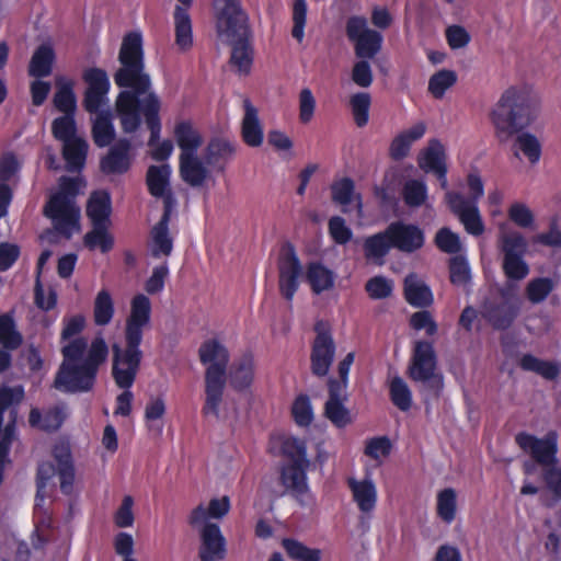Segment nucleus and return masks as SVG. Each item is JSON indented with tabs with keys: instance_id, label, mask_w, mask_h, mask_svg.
I'll return each mask as SVG.
<instances>
[{
	"instance_id": "obj_1",
	"label": "nucleus",
	"mask_w": 561,
	"mask_h": 561,
	"mask_svg": "<svg viewBox=\"0 0 561 561\" xmlns=\"http://www.w3.org/2000/svg\"><path fill=\"white\" fill-rule=\"evenodd\" d=\"M119 67L114 72L115 84L123 89L115 101V112L125 133H134L141 125V115L150 130L148 145L156 146L161 130L159 112L161 102L151 90V79L146 71L142 38L139 33L124 36L118 51Z\"/></svg>"
},
{
	"instance_id": "obj_2",
	"label": "nucleus",
	"mask_w": 561,
	"mask_h": 561,
	"mask_svg": "<svg viewBox=\"0 0 561 561\" xmlns=\"http://www.w3.org/2000/svg\"><path fill=\"white\" fill-rule=\"evenodd\" d=\"M151 305L148 297L137 295L131 301L130 314L126 319L124 345H112V377L121 389H129L140 369L144 357L140 344L144 329L149 325Z\"/></svg>"
},
{
	"instance_id": "obj_3",
	"label": "nucleus",
	"mask_w": 561,
	"mask_h": 561,
	"mask_svg": "<svg viewBox=\"0 0 561 561\" xmlns=\"http://www.w3.org/2000/svg\"><path fill=\"white\" fill-rule=\"evenodd\" d=\"M538 101L526 90L511 87L501 95L491 112V119L500 141H507L513 135L526 128L535 119Z\"/></svg>"
},
{
	"instance_id": "obj_4",
	"label": "nucleus",
	"mask_w": 561,
	"mask_h": 561,
	"mask_svg": "<svg viewBox=\"0 0 561 561\" xmlns=\"http://www.w3.org/2000/svg\"><path fill=\"white\" fill-rule=\"evenodd\" d=\"M205 370V403L203 414L219 419V405L222 402L227 380V368L230 359L228 350L218 340L211 339L202 343L198 350Z\"/></svg>"
},
{
	"instance_id": "obj_5",
	"label": "nucleus",
	"mask_w": 561,
	"mask_h": 561,
	"mask_svg": "<svg viewBox=\"0 0 561 561\" xmlns=\"http://www.w3.org/2000/svg\"><path fill=\"white\" fill-rule=\"evenodd\" d=\"M79 186L78 179L61 176L58 192L44 206V215L51 219L55 230L66 239L80 229V207L76 203Z\"/></svg>"
},
{
	"instance_id": "obj_6",
	"label": "nucleus",
	"mask_w": 561,
	"mask_h": 561,
	"mask_svg": "<svg viewBox=\"0 0 561 561\" xmlns=\"http://www.w3.org/2000/svg\"><path fill=\"white\" fill-rule=\"evenodd\" d=\"M215 9L217 35L224 43L251 38L249 18L240 0H215Z\"/></svg>"
},
{
	"instance_id": "obj_7",
	"label": "nucleus",
	"mask_w": 561,
	"mask_h": 561,
	"mask_svg": "<svg viewBox=\"0 0 561 561\" xmlns=\"http://www.w3.org/2000/svg\"><path fill=\"white\" fill-rule=\"evenodd\" d=\"M436 370L437 358L433 344L427 341H416L408 368L409 377L414 381L422 382L424 387L438 396L443 388V377Z\"/></svg>"
},
{
	"instance_id": "obj_8",
	"label": "nucleus",
	"mask_w": 561,
	"mask_h": 561,
	"mask_svg": "<svg viewBox=\"0 0 561 561\" xmlns=\"http://www.w3.org/2000/svg\"><path fill=\"white\" fill-rule=\"evenodd\" d=\"M345 33L354 45L355 56L359 59H373L381 50L383 36L380 32L369 28L364 16L354 15L347 19Z\"/></svg>"
},
{
	"instance_id": "obj_9",
	"label": "nucleus",
	"mask_w": 561,
	"mask_h": 561,
	"mask_svg": "<svg viewBox=\"0 0 561 561\" xmlns=\"http://www.w3.org/2000/svg\"><path fill=\"white\" fill-rule=\"evenodd\" d=\"M520 312V300L502 293L499 298H488L480 308L481 317L497 331L512 327Z\"/></svg>"
},
{
	"instance_id": "obj_10",
	"label": "nucleus",
	"mask_w": 561,
	"mask_h": 561,
	"mask_svg": "<svg viewBox=\"0 0 561 561\" xmlns=\"http://www.w3.org/2000/svg\"><path fill=\"white\" fill-rule=\"evenodd\" d=\"M515 442L542 469L559 462L557 457L558 434L554 431L548 432L542 438L525 432L518 433Z\"/></svg>"
},
{
	"instance_id": "obj_11",
	"label": "nucleus",
	"mask_w": 561,
	"mask_h": 561,
	"mask_svg": "<svg viewBox=\"0 0 561 561\" xmlns=\"http://www.w3.org/2000/svg\"><path fill=\"white\" fill-rule=\"evenodd\" d=\"M96 376L81 363L62 360L54 379V388L66 393L91 391Z\"/></svg>"
},
{
	"instance_id": "obj_12",
	"label": "nucleus",
	"mask_w": 561,
	"mask_h": 561,
	"mask_svg": "<svg viewBox=\"0 0 561 561\" xmlns=\"http://www.w3.org/2000/svg\"><path fill=\"white\" fill-rule=\"evenodd\" d=\"M317 333L310 354V369L311 373L319 377H325L335 356V343L328 329L322 322L314 325Z\"/></svg>"
},
{
	"instance_id": "obj_13",
	"label": "nucleus",
	"mask_w": 561,
	"mask_h": 561,
	"mask_svg": "<svg viewBox=\"0 0 561 561\" xmlns=\"http://www.w3.org/2000/svg\"><path fill=\"white\" fill-rule=\"evenodd\" d=\"M82 79L87 84L82 105L87 112L98 113L108 102L111 83L107 72L96 67L88 68L83 71Z\"/></svg>"
},
{
	"instance_id": "obj_14",
	"label": "nucleus",
	"mask_w": 561,
	"mask_h": 561,
	"mask_svg": "<svg viewBox=\"0 0 561 561\" xmlns=\"http://www.w3.org/2000/svg\"><path fill=\"white\" fill-rule=\"evenodd\" d=\"M302 273L301 263L295 248L287 242L283 245L278 259V286L282 296L290 301L298 289V277Z\"/></svg>"
},
{
	"instance_id": "obj_15",
	"label": "nucleus",
	"mask_w": 561,
	"mask_h": 561,
	"mask_svg": "<svg viewBox=\"0 0 561 561\" xmlns=\"http://www.w3.org/2000/svg\"><path fill=\"white\" fill-rule=\"evenodd\" d=\"M446 202L468 233L472 236H480L483 233L484 225L477 205L470 203L461 194L456 192H447Z\"/></svg>"
},
{
	"instance_id": "obj_16",
	"label": "nucleus",
	"mask_w": 561,
	"mask_h": 561,
	"mask_svg": "<svg viewBox=\"0 0 561 561\" xmlns=\"http://www.w3.org/2000/svg\"><path fill=\"white\" fill-rule=\"evenodd\" d=\"M171 168L169 164L150 165L146 174V184L149 193L157 198H162L163 209L173 211L176 206V199L170 187Z\"/></svg>"
},
{
	"instance_id": "obj_17",
	"label": "nucleus",
	"mask_w": 561,
	"mask_h": 561,
	"mask_svg": "<svg viewBox=\"0 0 561 561\" xmlns=\"http://www.w3.org/2000/svg\"><path fill=\"white\" fill-rule=\"evenodd\" d=\"M387 233L391 247L404 253H412L421 249L424 244V233L415 225L396 221L387 228Z\"/></svg>"
},
{
	"instance_id": "obj_18",
	"label": "nucleus",
	"mask_w": 561,
	"mask_h": 561,
	"mask_svg": "<svg viewBox=\"0 0 561 561\" xmlns=\"http://www.w3.org/2000/svg\"><path fill=\"white\" fill-rule=\"evenodd\" d=\"M133 162L131 142L118 139L100 161V170L107 175L126 173Z\"/></svg>"
},
{
	"instance_id": "obj_19",
	"label": "nucleus",
	"mask_w": 561,
	"mask_h": 561,
	"mask_svg": "<svg viewBox=\"0 0 561 561\" xmlns=\"http://www.w3.org/2000/svg\"><path fill=\"white\" fill-rule=\"evenodd\" d=\"M329 398L324 403V416L336 427H345L352 423L350 410L345 407L348 399L344 385H328Z\"/></svg>"
},
{
	"instance_id": "obj_20",
	"label": "nucleus",
	"mask_w": 561,
	"mask_h": 561,
	"mask_svg": "<svg viewBox=\"0 0 561 561\" xmlns=\"http://www.w3.org/2000/svg\"><path fill=\"white\" fill-rule=\"evenodd\" d=\"M201 561H220L226 556V539L217 524L205 523L201 529Z\"/></svg>"
},
{
	"instance_id": "obj_21",
	"label": "nucleus",
	"mask_w": 561,
	"mask_h": 561,
	"mask_svg": "<svg viewBox=\"0 0 561 561\" xmlns=\"http://www.w3.org/2000/svg\"><path fill=\"white\" fill-rule=\"evenodd\" d=\"M234 153L236 145L233 142L226 138L215 137L205 148L204 160L206 165L222 172Z\"/></svg>"
},
{
	"instance_id": "obj_22",
	"label": "nucleus",
	"mask_w": 561,
	"mask_h": 561,
	"mask_svg": "<svg viewBox=\"0 0 561 561\" xmlns=\"http://www.w3.org/2000/svg\"><path fill=\"white\" fill-rule=\"evenodd\" d=\"M173 211H170V205L168 209H163V214L160 220L152 227L150 231L152 247L151 254L154 257L161 255H170L173 249V240L169 233V222Z\"/></svg>"
},
{
	"instance_id": "obj_23",
	"label": "nucleus",
	"mask_w": 561,
	"mask_h": 561,
	"mask_svg": "<svg viewBox=\"0 0 561 561\" xmlns=\"http://www.w3.org/2000/svg\"><path fill=\"white\" fill-rule=\"evenodd\" d=\"M180 175L181 179L192 187H201L207 178L209 171L206 163L196 154H180Z\"/></svg>"
},
{
	"instance_id": "obj_24",
	"label": "nucleus",
	"mask_w": 561,
	"mask_h": 561,
	"mask_svg": "<svg viewBox=\"0 0 561 561\" xmlns=\"http://www.w3.org/2000/svg\"><path fill=\"white\" fill-rule=\"evenodd\" d=\"M228 379L234 390L242 391L248 389L254 379L253 355L247 353L234 360L229 367Z\"/></svg>"
},
{
	"instance_id": "obj_25",
	"label": "nucleus",
	"mask_w": 561,
	"mask_h": 561,
	"mask_svg": "<svg viewBox=\"0 0 561 561\" xmlns=\"http://www.w3.org/2000/svg\"><path fill=\"white\" fill-rule=\"evenodd\" d=\"M244 116L241 124L243 141L250 147H259L263 142V128L259 119L257 108L249 99L243 100Z\"/></svg>"
},
{
	"instance_id": "obj_26",
	"label": "nucleus",
	"mask_w": 561,
	"mask_h": 561,
	"mask_svg": "<svg viewBox=\"0 0 561 561\" xmlns=\"http://www.w3.org/2000/svg\"><path fill=\"white\" fill-rule=\"evenodd\" d=\"M53 456L58 466L60 490L62 493L69 494L72 491L75 481V467L69 445L66 443L56 444L53 449Z\"/></svg>"
},
{
	"instance_id": "obj_27",
	"label": "nucleus",
	"mask_w": 561,
	"mask_h": 561,
	"mask_svg": "<svg viewBox=\"0 0 561 561\" xmlns=\"http://www.w3.org/2000/svg\"><path fill=\"white\" fill-rule=\"evenodd\" d=\"M309 466L302 463H288L282 468L280 482L285 486L286 492L294 497H299L308 492L306 471Z\"/></svg>"
},
{
	"instance_id": "obj_28",
	"label": "nucleus",
	"mask_w": 561,
	"mask_h": 561,
	"mask_svg": "<svg viewBox=\"0 0 561 561\" xmlns=\"http://www.w3.org/2000/svg\"><path fill=\"white\" fill-rule=\"evenodd\" d=\"M426 131V124L419 122L411 128L397 135L390 144L389 154L396 160H402L410 151L411 145L421 139Z\"/></svg>"
},
{
	"instance_id": "obj_29",
	"label": "nucleus",
	"mask_w": 561,
	"mask_h": 561,
	"mask_svg": "<svg viewBox=\"0 0 561 561\" xmlns=\"http://www.w3.org/2000/svg\"><path fill=\"white\" fill-rule=\"evenodd\" d=\"M347 483L359 511L364 514H370L377 502V491L374 482L370 479L358 481L350 478Z\"/></svg>"
},
{
	"instance_id": "obj_30",
	"label": "nucleus",
	"mask_w": 561,
	"mask_h": 561,
	"mask_svg": "<svg viewBox=\"0 0 561 561\" xmlns=\"http://www.w3.org/2000/svg\"><path fill=\"white\" fill-rule=\"evenodd\" d=\"M330 188L332 202L342 206L344 213L351 203H355L358 213H362V195L355 192V182L351 178L335 180Z\"/></svg>"
},
{
	"instance_id": "obj_31",
	"label": "nucleus",
	"mask_w": 561,
	"mask_h": 561,
	"mask_svg": "<svg viewBox=\"0 0 561 561\" xmlns=\"http://www.w3.org/2000/svg\"><path fill=\"white\" fill-rule=\"evenodd\" d=\"M404 297L410 305L417 308H425L433 304L430 287L414 273L404 278Z\"/></svg>"
},
{
	"instance_id": "obj_32",
	"label": "nucleus",
	"mask_w": 561,
	"mask_h": 561,
	"mask_svg": "<svg viewBox=\"0 0 561 561\" xmlns=\"http://www.w3.org/2000/svg\"><path fill=\"white\" fill-rule=\"evenodd\" d=\"M112 203L106 191L93 192L87 204V216L92 225H111Z\"/></svg>"
},
{
	"instance_id": "obj_33",
	"label": "nucleus",
	"mask_w": 561,
	"mask_h": 561,
	"mask_svg": "<svg viewBox=\"0 0 561 561\" xmlns=\"http://www.w3.org/2000/svg\"><path fill=\"white\" fill-rule=\"evenodd\" d=\"M56 92L53 98L54 106L65 114L75 115L77 110V98L73 92V81L65 77L56 78Z\"/></svg>"
},
{
	"instance_id": "obj_34",
	"label": "nucleus",
	"mask_w": 561,
	"mask_h": 561,
	"mask_svg": "<svg viewBox=\"0 0 561 561\" xmlns=\"http://www.w3.org/2000/svg\"><path fill=\"white\" fill-rule=\"evenodd\" d=\"M419 165L425 172L437 173L440 169H447L444 146L432 139L419 158Z\"/></svg>"
},
{
	"instance_id": "obj_35",
	"label": "nucleus",
	"mask_w": 561,
	"mask_h": 561,
	"mask_svg": "<svg viewBox=\"0 0 561 561\" xmlns=\"http://www.w3.org/2000/svg\"><path fill=\"white\" fill-rule=\"evenodd\" d=\"M92 125V137L94 144L104 148L115 139V129L112 123L113 115L110 111H99Z\"/></svg>"
},
{
	"instance_id": "obj_36",
	"label": "nucleus",
	"mask_w": 561,
	"mask_h": 561,
	"mask_svg": "<svg viewBox=\"0 0 561 561\" xmlns=\"http://www.w3.org/2000/svg\"><path fill=\"white\" fill-rule=\"evenodd\" d=\"M55 53L50 45L42 44L34 51L30 65L28 75L35 78L47 77L51 73Z\"/></svg>"
},
{
	"instance_id": "obj_37",
	"label": "nucleus",
	"mask_w": 561,
	"mask_h": 561,
	"mask_svg": "<svg viewBox=\"0 0 561 561\" xmlns=\"http://www.w3.org/2000/svg\"><path fill=\"white\" fill-rule=\"evenodd\" d=\"M232 47L230 64L240 75H249L253 62V49L250 38L236 42H226Z\"/></svg>"
},
{
	"instance_id": "obj_38",
	"label": "nucleus",
	"mask_w": 561,
	"mask_h": 561,
	"mask_svg": "<svg viewBox=\"0 0 561 561\" xmlns=\"http://www.w3.org/2000/svg\"><path fill=\"white\" fill-rule=\"evenodd\" d=\"M306 278L314 294L319 295L334 286V273L319 262L307 266Z\"/></svg>"
},
{
	"instance_id": "obj_39",
	"label": "nucleus",
	"mask_w": 561,
	"mask_h": 561,
	"mask_svg": "<svg viewBox=\"0 0 561 561\" xmlns=\"http://www.w3.org/2000/svg\"><path fill=\"white\" fill-rule=\"evenodd\" d=\"M175 43L182 50L193 45L192 21L185 8L176 5L174 10Z\"/></svg>"
},
{
	"instance_id": "obj_40",
	"label": "nucleus",
	"mask_w": 561,
	"mask_h": 561,
	"mask_svg": "<svg viewBox=\"0 0 561 561\" xmlns=\"http://www.w3.org/2000/svg\"><path fill=\"white\" fill-rule=\"evenodd\" d=\"M499 243L504 257L524 256L528 248L527 240L520 232L506 231L504 227L501 228Z\"/></svg>"
},
{
	"instance_id": "obj_41",
	"label": "nucleus",
	"mask_w": 561,
	"mask_h": 561,
	"mask_svg": "<svg viewBox=\"0 0 561 561\" xmlns=\"http://www.w3.org/2000/svg\"><path fill=\"white\" fill-rule=\"evenodd\" d=\"M88 144L82 138H75L64 144L62 156L67 162V170L70 172L79 171L85 162Z\"/></svg>"
},
{
	"instance_id": "obj_42",
	"label": "nucleus",
	"mask_w": 561,
	"mask_h": 561,
	"mask_svg": "<svg viewBox=\"0 0 561 561\" xmlns=\"http://www.w3.org/2000/svg\"><path fill=\"white\" fill-rule=\"evenodd\" d=\"M519 366L523 370L536 373L547 380H554L560 374L558 364L542 360L531 354L523 355Z\"/></svg>"
},
{
	"instance_id": "obj_43",
	"label": "nucleus",
	"mask_w": 561,
	"mask_h": 561,
	"mask_svg": "<svg viewBox=\"0 0 561 561\" xmlns=\"http://www.w3.org/2000/svg\"><path fill=\"white\" fill-rule=\"evenodd\" d=\"M174 134L176 142L182 149L181 153L196 154L197 149L202 145V137L190 123H179Z\"/></svg>"
},
{
	"instance_id": "obj_44",
	"label": "nucleus",
	"mask_w": 561,
	"mask_h": 561,
	"mask_svg": "<svg viewBox=\"0 0 561 561\" xmlns=\"http://www.w3.org/2000/svg\"><path fill=\"white\" fill-rule=\"evenodd\" d=\"M364 251L367 260L380 261L388 254L392 248L387 229L370 236L364 241Z\"/></svg>"
},
{
	"instance_id": "obj_45",
	"label": "nucleus",
	"mask_w": 561,
	"mask_h": 561,
	"mask_svg": "<svg viewBox=\"0 0 561 561\" xmlns=\"http://www.w3.org/2000/svg\"><path fill=\"white\" fill-rule=\"evenodd\" d=\"M107 356L108 346L100 334L91 342L88 355L81 364L96 376L99 367L106 362Z\"/></svg>"
},
{
	"instance_id": "obj_46",
	"label": "nucleus",
	"mask_w": 561,
	"mask_h": 561,
	"mask_svg": "<svg viewBox=\"0 0 561 561\" xmlns=\"http://www.w3.org/2000/svg\"><path fill=\"white\" fill-rule=\"evenodd\" d=\"M93 229L89 231L84 238V244L90 250L100 248L103 253L112 250L114 245V238L108 233L111 225H92Z\"/></svg>"
},
{
	"instance_id": "obj_47",
	"label": "nucleus",
	"mask_w": 561,
	"mask_h": 561,
	"mask_svg": "<svg viewBox=\"0 0 561 561\" xmlns=\"http://www.w3.org/2000/svg\"><path fill=\"white\" fill-rule=\"evenodd\" d=\"M23 337L15 328V322L9 313L0 316V343L7 350H16Z\"/></svg>"
},
{
	"instance_id": "obj_48",
	"label": "nucleus",
	"mask_w": 561,
	"mask_h": 561,
	"mask_svg": "<svg viewBox=\"0 0 561 561\" xmlns=\"http://www.w3.org/2000/svg\"><path fill=\"white\" fill-rule=\"evenodd\" d=\"M114 314V304L110 293L105 289L99 291L94 300L93 316L98 325H106Z\"/></svg>"
},
{
	"instance_id": "obj_49",
	"label": "nucleus",
	"mask_w": 561,
	"mask_h": 561,
	"mask_svg": "<svg viewBox=\"0 0 561 561\" xmlns=\"http://www.w3.org/2000/svg\"><path fill=\"white\" fill-rule=\"evenodd\" d=\"M282 546L287 554L296 561H320L321 550L308 548L298 540L285 538Z\"/></svg>"
},
{
	"instance_id": "obj_50",
	"label": "nucleus",
	"mask_w": 561,
	"mask_h": 561,
	"mask_svg": "<svg viewBox=\"0 0 561 561\" xmlns=\"http://www.w3.org/2000/svg\"><path fill=\"white\" fill-rule=\"evenodd\" d=\"M457 82V73L454 70L442 69L434 73L428 81V91L435 99H442L449 88Z\"/></svg>"
},
{
	"instance_id": "obj_51",
	"label": "nucleus",
	"mask_w": 561,
	"mask_h": 561,
	"mask_svg": "<svg viewBox=\"0 0 561 561\" xmlns=\"http://www.w3.org/2000/svg\"><path fill=\"white\" fill-rule=\"evenodd\" d=\"M390 398L392 403L401 411H408L412 405V394L407 382L399 376L390 382Z\"/></svg>"
},
{
	"instance_id": "obj_52",
	"label": "nucleus",
	"mask_w": 561,
	"mask_h": 561,
	"mask_svg": "<svg viewBox=\"0 0 561 561\" xmlns=\"http://www.w3.org/2000/svg\"><path fill=\"white\" fill-rule=\"evenodd\" d=\"M371 99L369 93L358 92L351 96L350 106L357 127L368 123Z\"/></svg>"
},
{
	"instance_id": "obj_53",
	"label": "nucleus",
	"mask_w": 561,
	"mask_h": 561,
	"mask_svg": "<svg viewBox=\"0 0 561 561\" xmlns=\"http://www.w3.org/2000/svg\"><path fill=\"white\" fill-rule=\"evenodd\" d=\"M51 131L54 137L57 140L62 141L64 144L73 140L76 137V122L75 115L65 114L59 116L53 121Z\"/></svg>"
},
{
	"instance_id": "obj_54",
	"label": "nucleus",
	"mask_w": 561,
	"mask_h": 561,
	"mask_svg": "<svg viewBox=\"0 0 561 561\" xmlns=\"http://www.w3.org/2000/svg\"><path fill=\"white\" fill-rule=\"evenodd\" d=\"M449 279L453 285L466 286L471 279L470 267L465 256L455 255L449 260Z\"/></svg>"
},
{
	"instance_id": "obj_55",
	"label": "nucleus",
	"mask_w": 561,
	"mask_h": 561,
	"mask_svg": "<svg viewBox=\"0 0 561 561\" xmlns=\"http://www.w3.org/2000/svg\"><path fill=\"white\" fill-rule=\"evenodd\" d=\"M437 515L447 524L456 516V492L451 488L444 489L437 495Z\"/></svg>"
},
{
	"instance_id": "obj_56",
	"label": "nucleus",
	"mask_w": 561,
	"mask_h": 561,
	"mask_svg": "<svg viewBox=\"0 0 561 561\" xmlns=\"http://www.w3.org/2000/svg\"><path fill=\"white\" fill-rule=\"evenodd\" d=\"M556 284L548 277L531 279L526 287V296L533 304L542 302L554 289Z\"/></svg>"
},
{
	"instance_id": "obj_57",
	"label": "nucleus",
	"mask_w": 561,
	"mask_h": 561,
	"mask_svg": "<svg viewBox=\"0 0 561 561\" xmlns=\"http://www.w3.org/2000/svg\"><path fill=\"white\" fill-rule=\"evenodd\" d=\"M283 453L290 459L289 463H302L309 466L310 461L307 459L306 443L296 437H288L284 440L282 446Z\"/></svg>"
},
{
	"instance_id": "obj_58",
	"label": "nucleus",
	"mask_w": 561,
	"mask_h": 561,
	"mask_svg": "<svg viewBox=\"0 0 561 561\" xmlns=\"http://www.w3.org/2000/svg\"><path fill=\"white\" fill-rule=\"evenodd\" d=\"M435 244L440 251L448 254H456L461 250L459 236L447 227H443L436 232Z\"/></svg>"
},
{
	"instance_id": "obj_59",
	"label": "nucleus",
	"mask_w": 561,
	"mask_h": 561,
	"mask_svg": "<svg viewBox=\"0 0 561 561\" xmlns=\"http://www.w3.org/2000/svg\"><path fill=\"white\" fill-rule=\"evenodd\" d=\"M517 148L528 158L530 163H536L540 159L541 146L536 136L524 133L516 138Z\"/></svg>"
},
{
	"instance_id": "obj_60",
	"label": "nucleus",
	"mask_w": 561,
	"mask_h": 561,
	"mask_svg": "<svg viewBox=\"0 0 561 561\" xmlns=\"http://www.w3.org/2000/svg\"><path fill=\"white\" fill-rule=\"evenodd\" d=\"M426 195V186L423 182L411 180L403 187V199L410 207H420L425 202Z\"/></svg>"
},
{
	"instance_id": "obj_61",
	"label": "nucleus",
	"mask_w": 561,
	"mask_h": 561,
	"mask_svg": "<svg viewBox=\"0 0 561 561\" xmlns=\"http://www.w3.org/2000/svg\"><path fill=\"white\" fill-rule=\"evenodd\" d=\"M541 478L545 486L553 499L561 501V466L556 463L541 470Z\"/></svg>"
},
{
	"instance_id": "obj_62",
	"label": "nucleus",
	"mask_w": 561,
	"mask_h": 561,
	"mask_svg": "<svg viewBox=\"0 0 561 561\" xmlns=\"http://www.w3.org/2000/svg\"><path fill=\"white\" fill-rule=\"evenodd\" d=\"M291 412L295 422L299 426H308L313 420L309 397L307 394L298 396L293 404Z\"/></svg>"
},
{
	"instance_id": "obj_63",
	"label": "nucleus",
	"mask_w": 561,
	"mask_h": 561,
	"mask_svg": "<svg viewBox=\"0 0 561 561\" xmlns=\"http://www.w3.org/2000/svg\"><path fill=\"white\" fill-rule=\"evenodd\" d=\"M365 289L371 299H385L392 293V283L383 276H375L367 280Z\"/></svg>"
},
{
	"instance_id": "obj_64",
	"label": "nucleus",
	"mask_w": 561,
	"mask_h": 561,
	"mask_svg": "<svg viewBox=\"0 0 561 561\" xmlns=\"http://www.w3.org/2000/svg\"><path fill=\"white\" fill-rule=\"evenodd\" d=\"M503 270L508 278L516 280L525 278L529 273L524 256L503 257Z\"/></svg>"
}]
</instances>
